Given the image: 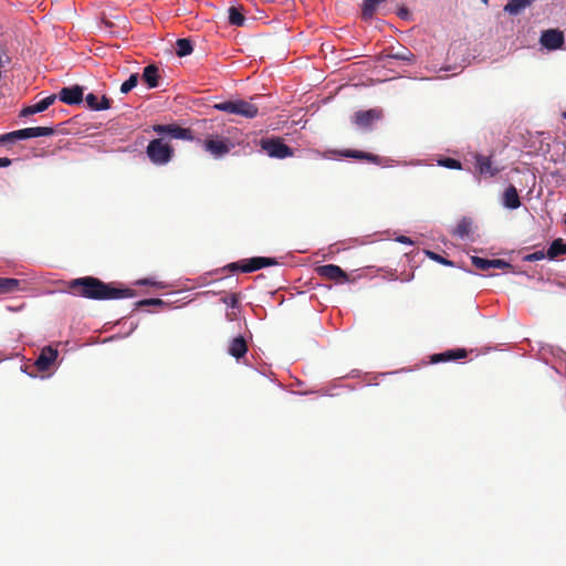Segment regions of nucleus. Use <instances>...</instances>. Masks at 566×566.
Masks as SVG:
<instances>
[{
	"label": "nucleus",
	"instance_id": "nucleus-1",
	"mask_svg": "<svg viewBox=\"0 0 566 566\" xmlns=\"http://www.w3.org/2000/svg\"><path fill=\"white\" fill-rule=\"evenodd\" d=\"M69 290L75 296L98 301L130 298L136 295L133 289L116 287L94 276H83L70 281Z\"/></svg>",
	"mask_w": 566,
	"mask_h": 566
},
{
	"label": "nucleus",
	"instance_id": "nucleus-2",
	"mask_svg": "<svg viewBox=\"0 0 566 566\" xmlns=\"http://www.w3.org/2000/svg\"><path fill=\"white\" fill-rule=\"evenodd\" d=\"M146 154L153 164L163 166L172 159L175 149L164 138H156L147 145Z\"/></svg>",
	"mask_w": 566,
	"mask_h": 566
},
{
	"label": "nucleus",
	"instance_id": "nucleus-3",
	"mask_svg": "<svg viewBox=\"0 0 566 566\" xmlns=\"http://www.w3.org/2000/svg\"><path fill=\"white\" fill-rule=\"evenodd\" d=\"M203 149L212 155L214 158H221L229 154L233 147L228 138L211 135L202 142Z\"/></svg>",
	"mask_w": 566,
	"mask_h": 566
},
{
	"label": "nucleus",
	"instance_id": "nucleus-4",
	"mask_svg": "<svg viewBox=\"0 0 566 566\" xmlns=\"http://www.w3.org/2000/svg\"><path fill=\"white\" fill-rule=\"evenodd\" d=\"M261 147L270 157L284 159L293 156V149L280 138H264L261 140Z\"/></svg>",
	"mask_w": 566,
	"mask_h": 566
},
{
	"label": "nucleus",
	"instance_id": "nucleus-5",
	"mask_svg": "<svg viewBox=\"0 0 566 566\" xmlns=\"http://www.w3.org/2000/svg\"><path fill=\"white\" fill-rule=\"evenodd\" d=\"M153 130L158 135H168L174 139L193 140L192 130L190 128H184L177 124H157L153 126Z\"/></svg>",
	"mask_w": 566,
	"mask_h": 566
},
{
	"label": "nucleus",
	"instance_id": "nucleus-6",
	"mask_svg": "<svg viewBox=\"0 0 566 566\" xmlns=\"http://www.w3.org/2000/svg\"><path fill=\"white\" fill-rule=\"evenodd\" d=\"M382 117V109L370 108L367 111H358L353 116V122L361 128H369L375 122Z\"/></svg>",
	"mask_w": 566,
	"mask_h": 566
},
{
	"label": "nucleus",
	"instance_id": "nucleus-7",
	"mask_svg": "<svg viewBox=\"0 0 566 566\" xmlns=\"http://www.w3.org/2000/svg\"><path fill=\"white\" fill-rule=\"evenodd\" d=\"M57 356V349L51 346H45L41 349L34 365L39 371H46L55 363Z\"/></svg>",
	"mask_w": 566,
	"mask_h": 566
},
{
	"label": "nucleus",
	"instance_id": "nucleus-8",
	"mask_svg": "<svg viewBox=\"0 0 566 566\" xmlns=\"http://www.w3.org/2000/svg\"><path fill=\"white\" fill-rule=\"evenodd\" d=\"M277 261L274 258L254 256L251 259L242 260L241 272L251 273L265 266L276 265Z\"/></svg>",
	"mask_w": 566,
	"mask_h": 566
},
{
	"label": "nucleus",
	"instance_id": "nucleus-9",
	"mask_svg": "<svg viewBox=\"0 0 566 566\" xmlns=\"http://www.w3.org/2000/svg\"><path fill=\"white\" fill-rule=\"evenodd\" d=\"M84 88L80 85L63 87L56 97L67 105H76L83 101Z\"/></svg>",
	"mask_w": 566,
	"mask_h": 566
},
{
	"label": "nucleus",
	"instance_id": "nucleus-10",
	"mask_svg": "<svg viewBox=\"0 0 566 566\" xmlns=\"http://www.w3.org/2000/svg\"><path fill=\"white\" fill-rule=\"evenodd\" d=\"M541 43L549 50L559 49L564 44V33L557 29H548L542 33Z\"/></svg>",
	"mask_w": 566,
	"mask_h": 566
},
{
	"label": "nucleus",
	"instance_id": "nucleus-11",
	"mask_svg": "<svg viewBox=\"0 0 566 566\" xmlns=\"http://www.w3.org/2000/svg\"><path fill=\"white\" fill-rule=\"evenodd\" d=\"M316 271L319 276L332 281L342 282L348 279L346 272L336 264L321 265Z\"/></svg>",
	"mask_w": 566,
	"mask_h": 566
},
{
	"label": "nucleus",
	"instance_id": "nucleus-12",
	"mask_svg": "<svg viewBox=\"0 0 566 566\" xmlns=\"http://www.w3.org/2000/svg\"><path fill=\"white\" fill-rule=\"evenodd\" d=\"M468 352L464 348L449 349L443 353L434 354L431 356V363H446L465 358Z\"/></svg>",
	"mask_w": 566,
	"mask_h": 566
},
{
	"label": "nucleus",
	"instance_id": "nucleus-13",
	"mask_svg": "<svg viewBox=\"0 0 566 566\" xmlns=\"http://www.w3.org/2000/svg\"><path fill=\"white\" fill-rule=\"evenodd\" d=\"M340 155L346 158L366 160V161L375 164V165H381V163H382V158L379 157L378 155L363 151V150L345 149V150L340 151Z\"/></svg>",
	"mask_w": 566,
	"mask_h": 566
},
{
	"label": "nucleus",
	"instance_id": "nucleus-14",
	"mask_svg": "<svg viewBox=\"0 0 566 566\" xmlns=\"http://www.w3.org/2000/svg\"><path fill=\"white\" fill-rule=\"evenodd\" d=\"M55 99H56V95L51 94V95L46 96L45 98L41 99L40 102H38L36 104L24 107L20 112V116H29V115L44 112L55 102Z\"/></svg>",
	"mask_w": 566,
	"mask_h": 566
},
{
	"label": "nucleus",
	"instance_id": "nucleus-15",
	"mask_svg": "<svg viewBox=\"0 0 566 566\" xmlns=\"http://www.w3.org/2000/svg\"><path fill=\"white\" fill-rule=\"evenodd\" d=\"M248 352V343L243 336L233 337L228 346V353L235 359L244 357Z\"/></svg>",
	"mask_w": 566,
	"mask_h": 566
},
{
	"label": "nucleus",
	"instance_id": "nucleus-16",
	"mask_svg": "<svg viewBox=\"0 0 566 566\" xmlns=\"http://www.w3.org/2000/svg\"><path fill=\"white\" fill-rule=\"evenodd\" d=\"M159 70L155 64H149L144 69L142 80L149 88H155L159 85Z\"/></svg>",
	"mask_w": 566,
	"mask_h": 566
},
{
	"label": "nucleus",
	"instance_id": "nucleus-17",
	"mask_svg": "<svg viewBox=\"0 0 566 566\" xmlns=\"http://www.w3.org/2000/svg\"><path fill=\"white\" fill-rule=\"evenodd\" d=\"M259 114V107L252 102H248L244 99H238V111L237 115H240L245 118H254Z\"/></svg>",
	"mask_w": 566,
	"mask_h": 566
},
{
	"label": "nucleus",
	"instance_id": "nucleus-18",
	"mask_svg": "<svg viewBox=\"0 0 566 566\" xmlns=\"http://www.w3.org/2000/svg\"><path fill=\"white\" fill-rule=\"evenodd\" d=\"M85 102L92 111H104L108 109L111 107V99L107 98L105 95L102 96L101 101L98 102V98L95 94L90 93L85 97Z\"/></svg>",
	"mask_w": 566,
	"mask_h": 566
},
{
	"label": "nucleus",
	"instance_id": "nucleus-19",
	"mask_svg": "<svg viewBox=\"0 0 566 566\" xmlns=\"http://www.w3.org/2000/svg\"><path fill=\"white\" fill-rule=\"evenodd\" d=\"M476 165L481 175L493 177L499 172V169L493 167L492 159L489 156L478 155Z\"/></svg>",
	"mask_w": 566,
	"mask_h": 566
},
{
	"label": "nucleus",
	"instance_id": "nucleus-20",
	"mask_svg": "<svg viewBox=\"0 0 566 566\" xmlns=\"http://www.w3.org/2000/svg\"><path fill=\"white\" fill-rule=\"evenodd\" d=\"M503 203L509 209H517L521 206V200L514 186L511 185L505 189Z\"/></svg>",
	"mask_w": 566,
	"mask_h": 566
},
{
	"label": "nucleus",
	"instance_id": "nucleus-21",
	"mask_svg": "<svg viewBox=\"0 0 566 566\" xmlns=\"http://www.w3.org/2000/svg\"><path fill=\"white\" fill-rule=\"evenodd\" d=\"M24 283L21 280L11 279V277H0V293H14L18 291H23L21 284Z\"/></svg>",
	"mask_w": 566,
	"mask_h": 566
},
{
	"label": "nucleus",
	"instance_id": "nucleus-22",
	"mask_svg": "<svg viewBox=\"0 0 566 566\" xmlns=\"http://www.w3.org/2000/svg\"><path fill=\"white\" fill-rule=\"evenodd\" d=\"M546 255L549 260H555L559 255H566V242L562 238L555 239L551 243Z\"/></svg>",
	"mask_w": 566,
	"mask_h": 566
},
{
	"label": "nucleus",
	"instance_id": "nucleus-23",
	"mask_svg": "<svg viewBox=\"0 0 566 566\" xmlns=\"http://www.w3.org/2000/svg\"><path fill=\"white\" fill-rule=\"evenodd\" d=\"M386 0H364L361 4V18L364 20H370L379 7L380 3L385 2Z\"/></svg>",
	"mask_w": 566,
	"mask_h": 566
},
{
	"label": "nucleus",
	"instance_id": "nucleus-24",
	"mask_svg": "<svg viewBox=\"0 0 566 566\" xmlns=\"http://www.w3.org/2000/svg\"><path fill=\"white\" fill-rule=\"evenodd\" d=\"M28 130L27 128L14 130L11 133H7L4 135H0V144L3 143H13L20 139H28Z\"/></svg>",
	"mask_w": 566,
	"mask_h": 566
},
{
	"label": "nucleus",
	"instance_id": "nucleus-25",
	"mask_svg": "<svg viewBox=\"0 0 566 566\" xmlns=\"http://www.w3.org/2000/svg\"><path fill=\"white\" fill-rule=\"evenodd\" d=\"M192 50V43L189 39H178L176 41V53L178 56L189 55Z\"/></svg>",
	"mask_w": 566,
	"mask_h": 566
},
{
	"label": "nucleus",
	"instance_id": "nucleus-26",
	"mask_svg": "<svg viewBox=\"0 0 566 566\" xmlns=\"http://www.w3.org/2000/svg\"><path fill=\"white\" fill-rule=\"evenodd\" d=\"M229 22L235 27H242L245 22V17L243 13L235 7L229 8Z\"/></svg>",
	"mask_w": 566,
	"mask_h": 566
},
{
	"label": "nucleus",
	"instance_id": "nucleus-27",
	"mask_svg": "<svg viewBox=\"0 0 566 566\" xmlns=\"http://www.w3.org/2000/svg\"><path fill=\"white\" fill-rule=\"evenodd\" d=\"M27 130L29 138L52 136L55 133V130L52 127H29L27 128Z\"/></svg>",
	"mask_w": 566,
	"mask_h": 566
},
{
	"label": "nucleus",
	"instance_id": "nucleus-28",
	"mask_svg": "<svg viewBox=\"0 0 566 566\" xmlns=\"http://www.w3.org/2000/svg\"><path fill=\"white\" fill-rule=\"evenodd\" d=\"M216 109L229 113V114H235L238 111V99L237 101H226L218 103L213 106Z\"/></svg>",
	"mask_w": 566,
	"mask_h": 566
},
{
	"label": "nucleus",
	"instance_id": "nucleus-29",
	"mask_svg": "<svg viewBox=\"0 0 566 566\" xmlns=\"http://www.w3.org/2000/svg\"><path fill=\"white\" fill-rule=\"evenodd\" d=\"M138 81H139V75H138V73H133V74H130V76L128 77V80H126V81L120 85V92H122L123 94H127V93H129L134 87H136V86H137Z\"/></svg>",
	"mask_w": 566,
	"mask_h": 566
},
{
	"label": "nucleus",
	"instance_id": "nucleus-30",
	"mask_svg": "<svg viewBox=\"0 0 566 566\" xmlns=\"http://www.w3.org/2000/svg\"><path fill=\"white\" fill-rule=\"evenodd\" d=\"M471 261H472V264L481 271H488L491 269V260H489V259H483L480 256H472Z\"/></svg>",
	"mask_w": 566,
	"mask_h": 566
},
{
	"label": "nucleus",
	"instance_id": "nucleus-31",
	"mask_svg": "<svg viewBox=\"0 0 566 566\" xmlns=\"http://www.w3.org/2000/svg\"><path fill=\"white\" fill-rule=\"evenodd\" d=\"M439 165L449 169H461V163L453 158L440 159Z\"/></svg>",
	"mask_w": 566,
	"mask_h": 566
},
{
	"label": "nucleus",
	"instance_id": "nucleus-32",
	"mask_svg": "<svg viewBox=\"0 0 566 566\" xmlns=\"http://www.w3.org/2000/svg\"><path fill=\"white\" fill-rule=\"evenodd\" d=\"M427 255L431 259V260H434L443 265H448V266H452L453 265V262L450 261V260H447L446 258L441 256L440 254L436 253V252H432V251H427Z\"/></svg>",
	"mask_w": 566,
	"mask_h": 566
},
{
	"label": "nucleus",
	"instance_id": "nucleus-33",
	"mask_svg": "<svg viewBox=\"0 0 566 566\" xmlns=\"http://www.w3.org/2000/svg\"><path fill=\"white\" fill-rule=\"evenodd\" d=\"M545 256H547V255L544 251H536V252L525 255L524 261L535 262V261L543 260Z\"/></svg>",
	"mask_w": 566,
	"mask_h": 566
},
{
	"label": "nucleus",
	"instance_id": "nucleus-34",
	"mask_svg": "<svg viewBox=\"0 0 566 566\" xmlns=\"http://www.w3.org/2000/svg\"><path fill=\"white\" fill-rule=\"evenodd\" d=\"M491 269H501V270L512 269V265L504 260L493 259V260H491Z\"/></svg>",
	"mask_w": 566,
	"mask_h": 566
},
{
	"label": "nucleus",
	"instance_id": "nucleus-35",
	"mask_svg": "<svg viewBox=\"0 0 566 566\" xmlns=\"http://www.w3.org/2000/svg\"><path fill=\"white\" fill-rule=\"evenodd\" d=\"M138 306H149V305H164V301L160 298H146L142 300L137 303Z\"/></svg>",
	"mask_w": 566,
	"mask_h": 566
},
{
	"label": "nucleus",
	"instance_id": "nucleus-36",
	"mask_svg": "<svg viewBox=\"0 0 566 566\" xmlns=\"http://www.w3.org/2000/svg\"><path fill=\"white\" fill-rule=\"evenodd\" d=\"M391 56L394 59L403 60V61H411V59L413 57L412 53H410L409 51H406L402 53H395Z\"/></svg>",
	"mask_w": 566,
	"mask_h": 566
},
{
	"label": "nucleus",
	"instance_id": "nucleus-37",
	"mask_svg": "<svg viewBox=\"0 0 566 566\" xmlns=\"http://www.w3.org/2000/svg\"><path fill=\"white\" fill-rule=\"evenodd\" d=\"M242 260L239 262H232L229 263L226 269H228L231 272L241 271Z\"/></svg>",
	"mask_w": 566,
	"mask_h": 566
},
{
	"label": "nucleus",
	"instance_id": "nucleus-38",
	"mask_svg": "<svg viewBox=\"0 0 566 566\" xmlns=\"http://www.w3.org/2000/svg\"><path fill=\"white\" fill-rule=\"evenodd\" d=\"M227 304H229L231 307H235L238 305V296L235 294H232L229 300L228 298H224L223 300Z\"/></svg>",
	"mask_w": 566,
	"mask_h": 566
},
{
	"label": "nucleus",
	"instance_id": "nucleus-39",
	"mask_svg": "<svg viewBox=\"0 0 566 566\" xmlns=\"http://www.w3.org/2000/svg\"><path fill=\"white\" fill-rule=\"evenodd\" d=\"M397 14L401 19H408L409 15H410V12H409V10L407 8L402 7V8L398 9Z\"/></svg>",
	"mask_w": 566,
	"mask_h": 566
},
{
	"label": "nucleus",
	"instance_id": "nucleus-40",
	"mask_svg": "<svg viewBox=\"0 0 566 566\" xmlns=\"http://www.w3.org/2000/svg\"><path fill=\"white\" fill-rule=\"evenodd\" d=\"M11 165V159L8 157H0V167H8Z\"/></svg>",
	"mask_w": 566,
	"mask_h": 566
},
{
	"label": "nucleus",
	"instance_id": "nucleus-41",
	"mask_svg": "<svg viewBox=\"0 0 566 566\" xmlns=\"http://www.w3.org/2000/svg\"><path fill=\"white\" fill-rule=\"evenodd\" d=\"M458 233L461 234V235L467 234L468 233L467 227L464 224H459L458 226Z\"/></svg>",
	"mask_w": 566,
	"mask_h": 566
},
{
	"label": "nucleus",
	"instance_id": "nucleus-42",
	"mask_svg": "<svg viewBox=\"0 0 566 566\" xmlns=\"http://www.w3.org/2000/svg\"><path fill=\"white\" fill-rule=\"evenodd\" d=\"M398 241L401 243H411V240L408 237L401 235L398 238Z\"/></svg>",
	"mask_w": 566,
	"mask_h": 566
},
{
	"label": "nucleus",
	"instance_id": "nucleus-43",
	"mask_svg": "<svg viewBox=\"0 0 566 566\" xmlns=\"http://www.w3.org/2000/svg\"><path fill=\"white\" fill-rule=\"evenodd\" d=\"M139 284H145V285H157V283L146 279V280H143V281H139Z\"/></svg>",
	"mask_w": 566,
	"mask_h": 566
},
{
	"label": "nucleus",
	"instance_id": "nucleus-44",
	"mask_svg": "<svg viewBox=\"0 0 566 566\" xmlns=\"http://www.w3.org/2000/svg\"><path fill=\"white\" fill-rule=\"evenodd\" d=\"M563 117L566 119V112L563 113Z\"/></svg>",
	"mask_w": 566,
	"mask_h": 566
},
{
	"label": "nucleus",
	"instance_id": "nucleus-45",
	"mask_svg": "<svg viewBox=\"0 0 566 566\" xmlns=\"http://www.w3.org/2000/svg\"><path fill=\"white\" fill-rule=\"evenodd\" d=\"M484 2H488V0H483Z\"/></svg>",
	"mask_w": 566,
	"mask_h": 566
}]
</instances>
